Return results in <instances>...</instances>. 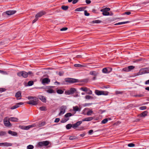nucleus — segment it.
I'll list each match as a JSON object with an SVG mask.
<instances>
[{"label": "nucleus", "mask_w": 149, "mask_h": 149, "mask_svg": "<svg viewBox=\"0 0 149 149\" xmlns=\"http://www.w3.org/2000/svg\"><path fill=\"white\" fill-rule=\"evenodd\" d=\"M28 99L30 100L29 101L27 102V103L32 105H36L38 104L37 98L35 97L29 96Z\"/></svg>", "instance_id": "nucleus-1"}, {"label": "nucleus", "mask_w": 149, "mask_h": 149, "mask_svg": "<svg viewBox=\"0 0 149 149\" xmlns=\"http://www.w3.org/2000/svg\"><path fill=\"white\" fill-rule=\"evenodd\" d=\"M110 9L109 8H106L101 10L100 11L102 12V14L104 16H108L109 15V13L108 12L110 11Z\"/></svg>", "instance_id": "nucleus-2"}, {"label": "nucleus", "mask_w": 149, "mask_h": 149, "mask_svg": "<svg viewBox=\"0 0 149 149\" xmlns=\"http://www.w3.org/2000/svg\"><path fill=\"white\" fill-rule=\"evenodd\" d=\"M95 94L98 95H108V92L106 91H100L98 90H95Z\"/></svg>", "instance_id": "nucleus-3"}, {"label": "nucleus", "mask_w": 149, "mask_h": 149, "mask_svg": "<svg viewBox=\"0 0 149 149\" xmlns=\"http://www.w3.org/2000/svg\"><path fill=\"white\" fill-rule=\"evenodd\" d=\"M65 81L71 84L79 82V80L77 79L70 78H65Z\"/></svg>", "instance_id": "nucleus-4"}, {"label": "nucleus", "mask_w": 149, "mask_h": 149, "mask_svg": "<svg viewBox=\"0 0 149 149\" xmlns=\"http://www.w3.org/2000/svg\"><path fill=\"white\" fill-rule=\"evenodd\" d=\"M17 74L19 77L22 76L24 78H26L28 76L27 73L24 71L19 72L17 73Z\"/></svg>", "instance_id": "nucleus-5"}, {"label": "nucleus", "mask_w": 149, "mask_h": 149, "mask_svg": "<svg viewBox=\"0 0 149 149\" xmlns=\"http://www.w3.org/2000/svg\"><path fill=\"white\" fill-rule=\"evenodd\" d=\"M134 68L135 67L134 66L130 65L123 68L122 71L126 72H128L131 71L134 69Z\"/></svg>", "instance_id": "nucleus-6"}, {"label": "nucleus", "mask_w": 149, "mask_h": 149, "mask_svg": "<svg viewBox=\"0 0 149 149\" xmlns=\"http://www.w3.org/2000/svg\"><path fill=\"white\" fill-rule=\"evenodd\" d=\"M66 109V107L65 106H62L60 108V112L59 114V116H61L65 112Z\"/></svg>", "instance_id": "nucleus-7"}, {"label": "nucleus", "mask_w": 149, "mask_h": 149, "mask_svg": "<svg viewBox=\"0 0 149 149\" xmlns=\"http://www.w3.org/2000/svg\"><path fill=\"white\" fill-rule=\"evenodd\" d=\"M49 144V142L46 141L39 142L38 143V145L39 146H47Z\"/></svg>", "instance_id": "nucleus-8"}, {"label": "nucleus", "mask_w": 149, "mask_h": 149, "mask_svg": "<svg viewBox=\"0 0 149 149\" xmlns=\"http://www.w3.org/2000/svg\"><path fill=\"white\" fill-rule=\"evenodd\" d=\"M9 119H8L7 118H5L3 120V123L4 125L7 127H9L10 125V123L9 121Z\"/></svg>", "instance_id": "nucleus-9"}, {"label": "nucleus", "mask_w": 149, "mask_h": 149, "mask_svg": "<svg viewBox=\"0 0 149 149\" xmlns=\"http://www.w3.org/2000/svg\"><path fill=\"white\" fill-rule=\"evenodd\" d=\"M12 144L10 143L5 142L0 143V146L9 147L12 146Z\"/></svg>", "instance_id": "nucleus-10"}, {"label": "nucleus", "mask_w": 149, "mask_h": 149, "mask_svg": "<svg viewBox=\"0 0 149 149\" xmlns=\"http://www.w3.org/2000/svg\"><path fill=\"white\" fill-rule=\"evenodd\" d=\"M24 103L22 102L17 103L15 105L11 107L10 109L12 110L14 109L19 107L20 105H22Z\"/></svg>", "instance_id": "nucleus-11"}, {"label": "nucleus", "mask_w": 149, "mask_h": 149, "mask_svg": "<svg viewBox=\"0 0 149 149\" xmlns=\"http://www.w3.org/2000/svg\"><path fill=\"white\" fill-rule=\"evenodd\" d=\"M50 81V80L48 78H46L42 79V83L43 84H49Z\"/></svg>", "instance_id": "nucleus-12"}, {"label": "nucleus", "mask_w": 149, "mask_h": 149, "mask_svg": "<svg viewBox=\"0 0 149 149\" xmlns=\"http://www.w3.org/2000/svg\"><path fill=\"white\" fill-rule=\"evenodd\" d=\"M112 70V69L111 68H105L102 69V72L105 73H109Z\"/></svg>", "instance_id": "nucleus-13"}, {"label": "nucleus", "mask_w": 149, "mask_h": 149, "mask_svg": "<svg viewBox=\"0 0 149 149\" xmlns=\"http://www.w3.org/2000/svg\"><path fill=\"white\" fill-rule=\"evenodd\" d=\"M45 12L43 11H41L39 13H37L35 16L36 18H38L40 17L43 15H45Z\"/></svg>", "instance_id": "nucleus-14"}, {"label": "nucleus", "mask_w": 149, "mask_h": 149, "mask_svg": "<svg viewBox=\"0 0 149 149\" xmlns=\"http://www.w3.org/2000/svg\"><path fill=\"white\" fill-rule=\"evenodd\" d=\"M16 12L15 10H9L6 12V14L8 15H13Z\"/></svg>", "instance_id": "nucleus-15"}, {"label": "nucleus", "mask_w": 149, "mask_h": 149, "mask_svg": "<svg viewBox=\"0 0 149 149\" xmlns=\"http://www.w3.org/2000/svg\"><path fill=\"white\" fill-rule=\"evenodd\" d=\"M82 123V121H78L76 123L73 124L72 127L74 128H76L79 126Z\"/></svg>", "instance_id": "nucleus-16"}, {"label": "nucleus", "mask_w": 149, "mask_h": 149, "mask_svg": "<svg viewBox=\"0 0 149 149\" xmlns=\"http://www.w3.org/2000/svg\"><path fill=\"white\" fill-rule=\"evenodd\" d=\"M8 133L9 134H11L13 136H16L17 135V133L16 132L12 131L10 130L8 131Z\"/></svg>", "instance_id": "nucleus-17"}, {"label": "nucleus", "mask_w": 149, "mask_h": 149, "mask_svg": "<svg viewBox=\"0 0 149 149\" xmlns=\"http://www.w3.org/2000/svg\"><path fill=\"white\" fill-rule=\"evenodd\" d=\"M146 69L145 68H142L139 71L140 72V73L141 74H145L146 73H147V70H146Z\"/></svg>", "instance_id": "nucleus-18"}, {"label": "nucleus", "mask_w": 149, "mask_h": 149, "mask_svg": "<svg viewBox=\"0 0 149 149\" xmlns=\"http://www.w3.org/2000/svg\"><path fill=\"white\" fill-rule=\"evenodd\" d=\"M93 119V118L92 117H89L85 118L84 119L82 120V121H90Z\"/></svg>", "instance_id": "nucleus-19"}, {"label": "nucleus", "mask_w": 149, "mask_h": 149, "mask_svg": "<svg viewBox=\"0 0 149 149\" xmlns=\"http://www.w3.org/2000/svg\"><path fill=\"white\" fill-rule=\"evenodd\" d=\"M110 118H106L104 119L101 122V123L102 124H104L106 123L109 120H110Z\"/></svg>", "instance_id": "nucleus-20"}, {"label": "nucleus", "mask_w": 149, "mask_h": 149, "mask_svg": "<svg viewBox=\"0 0 149 149\" xmlns=\"http://www.w3.org/2000/svg\"><path fill=\"white\" fill-rule=\"evenodd\" d=\"M85 9V8L84 7H80L78 8H77L75 10V11H82L84 10Z\"/></svg>", "instance_id": "nucleus-21"}, {"label": "nucleus", "mask_w": 149, "mask_h": 149, "mask_svg": "<svg viewBox=\"0 0 149 149\" xmlns=\"http://www.w3.org/2000/svg\"><path fill=\"white\" fill-rule=\"evenodd\" d=\"M9 120L11 121L17 122L18 121V119L16 118L10 117L9 118Z\"/></svg>", "instance_id": "nucleus-22"}, {"label": "nucleus", "mask_w": 149, "mask_h": 149, "mask_svg": "<svg viewBox=\"0 0 149 149\" xmlns=\"http://www.w3.org/2000/svg\"><path fill=\"white\" fill-rule=\"evenodd\" d=\"M89 74L91 75L96 76L98 74V73L95 71H92L90 72Z\"/></svg>", "instance_id": "nucleus-23"}, {"label": "nucleus", "mask_w": 149, "mask_h": 149, "mask_svg": "<svg viewBox=\"0 0 149 149\" xmlns=\"http://www.w3.org/2000/svg\"><path fill=\"white\" fill-rule=\"evenodd\" d=\"M130 22L129 21H126V22H118V23H117L116 24H115V25H121L122 24H125L129 23Z\"/></svg>", "instance_id": "nucleus-24"}, {"label": "nucleus", "mask_w": 149, "mask_h": 149, "mask_svg": "<svg viewBox=\"0 0 149 149\" xmlns=\"http://www.w3.org/2000/svg\"><path fill=\"white\" fill-rule=\"evenodd\" d=\"M40 100L42 102H46V99L44 97L41 96L40 97Z\"/></svg>", "instance_id": "nucleus-25"}, {"label": "nucleus", "mask_w": 149, "mask_h": 149, "mask_svg": "<svg viewBox=\"0 0 149 149\" xmlns=\"http://www.w3.org/2000/svg\"><path fill=\"white\" fill-rule=\"evenodd\" d=\"M72 116V114L71 113H66L65 115V118H69V117L71 116Z\"/></svg>", "instance_id": "nucleus-26"}, {"label": "nucleus", "mask_w": 149, "mask_h": 149, "mask_svg": "<svg viewBox=\"0 0 149 149\" xmlns=\"http://www.w3.org/2000/svg\"><path fill=\"white\" fill-rule=\"evenodd\" d=\"M15 97L17 98H18L21 97V93L20 91L17 92L16 94Z\"/></svg>", "instance_id": "nucleus-27"}, {"label": "nucleus", "mask_w": 149, "mask_h": 149, "mask_svg": "<svg viewBox=\"0 0 149 149\" xmlns=\"http://www.w3.org/2000/svg\"><path fill=\"white\" fill-rule=\"evenodd\" d=\"M80 90L84 92H87L88 91V88L86 87H81L80 88Z\"/></svg>", "instance_id": "nucleus-28"}, {"label": "nucleus", "mask_w": 149, "mask_h": 149, "mask_svg": "<svg viewBox=\"0 0 149 149\" xmlns=\"http://www.w3.org/2000/svg\"><path fill=\"white\" fill-rule=\"evenodd\" d=\"M148 113V112L147 111H145L143 112L141 114V116H143L145 117L147 116Z\"/></svg>", "instance_id": "nucleus-29"}, {"label": "nucleus", "mask_w": 149, "mask_h": 149, "mask_svg": "<svg viewBox=\"0 0 149 149\" xmlns=\"http://www.w3.org/2000/svg\"><path fill=\"white\" fill-rule=\"evenodd\" d=\"M47 92L50 93H55V91L52 89H49L47 90Z\"/></svg>", "instance_id": "nucleus-30"}, {"label": "nucleus", "mask_w": 149, "mask_h": 149, "mask_svg": "<svg viewBox=\"0 0 149 149\" xmlns=\"http://www.w3.org/2000/svg\"><path fill=\"white\" fill-rule=\"evenodd\" d=\"M6 134V132L0 131V136H5Z\"/></svg>", "instance_id": "nucleus-31"}, {"label": "nucleus", "mask_w": 149, "mask_h": 149, "mask_svg": "<svg viewBox=\"0 0 149 149\" xmlns=\"http://www.w3.org/2000/svg\"><path fill=\"white\" fill-rule=\"evenodd\" d=\"M57 93L59 94H62L63 92L64 91L61 89H58L56 91Z\"/></svg>", "instance_id": "nucleus-32"}, {"label": "nucleus", "mask_w": 149, "mask_h": 149, "mask_svg": "<svg viewBox=\"0 0 149 149\" xmlns=\"http://www.w3.org/2000/svg\"><path fill=\"white\" fill-rule=\"evenodd\" d=\"M69 120V118H65L64 119H63L61 121V123H65L68 120Z\"/></svg>", "instance_id": "nucleus-33"}, {"label": "nucleus", "mask_w": 149, "mask_h": 149, "mask_svg": "<svg viewBox=\"0 0 149 149\" xmlns=\"http://www.w3.org/2000/svg\"><path fill=\"white\" fill-rule=\"evenodd\" d=\"M72 126L71 124H68L66 125V127L67 129L69 130L70 129Z\"/></svg>", "instance_id": "nucleus-34"}, {"label": "nucleus", "mask_w": 149, "mask_h": 149, "mask_svg": "<svg viewBox=\"0 0 149 149\" xmlns=\"http://www.w3.org/2000/svg\"><path fill=\"white\" fill-rule=\"evenodd\" d=\"M61 8L63 10H67L68 8V6H63Z\"/></svg>", "instance_id": "nucleus-35"}, {"label": "nucleus", "mask_w": 149, "mask_h": 149, "mask_svg": "<svg viewBox=\"0 0 149 149\" xmlns=\"http://www.w3.org/2000/svg\"><path fill=\"white\" fill-rule=\"evenodd\" d=\"M45 123L44 122H39L38 123V126L39 127H41L45 125Z\"/></svg>", "instance_id": "nucleus-36"}, {"label": "nucleus", "mask_w": 149, "mask_h": 149, "mask_svg": "<svg viewBox=\"0 0 149 149\" xmlns=\"http://www.w3.org/2000/svg\"><path fill=\"white\" fill-rule=\"evenodd\" d=\"M71 94H73L76 91V90L74 88H71L70 90Z\"/></svg>", "instance_id": "nucleus-37"}, {"label": "nucleus", "mask_w": 149, "mask_h": 149, "mask_svg": "<svg viewBox=\"0 0 149 149\" xmlns=\"http://www.w3.org/2000/svg\"><path fill=\"white\" fill-rule=\"evenodd\" d=\"M74 66L75 67H84L85 66H84V65H81L79 64H75L74 65Z\"/></svg>", "instance_id": "nucleus-38"}, {"label": "nucleus", "mask_w": 149, "mask_h": 149, "mask_svg": "<svg viewBox=\"0 0 149 149\" xmlns=\"http://www.w3.org/2000/svg\"><path fill=\"white\" fill-rule=\"evenodd\" d=\"M73 110L74 111H79V108L77 106H76L73 107Z\"/></svg>", "instance_id": "nucleus-39"}, {"label": "nucleus", "mask_w": 149, "mask_h": 149, "mask_svg": "<svg viewBox=\"0 0 149 149\" xmlns=\"http://www.w3.org/2000/svg\"><path fill=\"white\" fill-rule=\"evenodd\" d=\"M34 148V146L31 145H29L27 146V149H33Z\"/></svg>", "instance_id": "nucleus-40"}, {"label": "nucleus", "mask_w": 149, "mask_h": 149, "mask_svg": "<svg viewBox=\"0 0 149 149\" xmlns=\"http://www.w3.org/2000/svg\"><path fill=\"white\" fill-rule=\"evenodd\" d=\"M141 75V73H140V71H139V72H138L136 73H135L134 74L133 77H135L136 76H139V75Z\"/></svg>", "instance_id": "nucleus-41"}, {"label": "nucleus", "mask_w": 149, "mask_h": 149, "mask_svg": "<svg viewBox=\"0 0 149 149\" xmlns=\"http://www.w3.org/2000/svg\"><path fill=\"white\" fill-rule=\"evenodd\" d=\"M39 109L42 111L46 110V108L45 107H40Z\"/></svg>", "instance_id": "nucleus-42"}, {"label": "nucleus", "mask_w": 149, "mask_h": 149, "mask_svg": "<svg viewBox=\"0 0 149 149\" xmlns=\"http://www.w3.org/2000/svg\"><path fill=\"white\" fill-rule=\"evenodd\" d=\"M101 22V21L99 20H95L92 21V23H99Z\"/></svg>", "instance_id": "nucleus-43"}, {"label": "nucleus", "mask_w": 149, "mask_h": 149, "mask_svg": "<svg viewBox=\"0 0 149 149\" xmlns=\"http://www.w3.org/2000/svg\"><path fill=\"white\" fill-rule=\"evenodd\" d=\"M85 98L86 99L89 100L90 99H93V97L92 96L87 95L85 96Z\"/></svg>", "instance_id": "nucleus-44"}, {"label": "nucleus", "mask_w": 149, "mask_h": 149, "mask_svg": "<svg viewBox=\"0 0 149 149\" xmlns=\"http://www.w3.org/2000/svg\"><path fill=\"white\" fill-rule=\"evenodd\" d=\"M33 84V81H29L28 83V84L29 86H31Z\"/></svg>", "instance_id": "nucleus-45"}, {"label": "nucleus", "mask_w": 149, "mask_h": 149, "mask_svg": "<svg viewBox=\"0 0 149 149\" xmlns=\"http://www.w3.org/2000/svg\"><path fill=\"white\" fill-rule=\"evenodd\" d=\"M77 139V137L74 136H70L69 137V139L70 140H73L74 139Z\"/></svg>", "instance_id": "nucleus-46"}, {"label": "nucleus", "mask_w": 149, "mask_h": 149, "mask_svg": "<svg viewBox=\"0 0 149 149\" xmlns=\"http://www.w3.org/2000/svg\"><path fill=\"white\" fill-rule=\"evenodd\" d=\"M0 73L6 75V74H8L7 73V72H6L5 71H3V70H0Z\"/></svg>", "instance_id": "nucleus-47"}, {"label": "nucleus", "mask_w": 149, "mask_h": 149, "mask_svg": "<svg viewBox=\"0 0 149 149\" xmlns=\"http://www.w3.org/2000/svg\"><path fill=\"white\" fill-rule=\"evenodd\" d=\"M128 146L129 147H133L135 146V144L133 143H130L128 144Z\"/></svg>", "instance_id": "nucleus-48"}, {"label": "nucleus", "mask_w": 149, "mask_h": 149, "mask_svg": "<svg viewBox=\"0 0 149 149\" xmlns=\"http://www.w3.org/2000/svg\"><path fill=\"white\" fill-rule=\"evenodd\" d=\"M93 112L92 110L88 111L87 113V115H91Z\"/></svg>", "instance_id": "nucleus-49"}, {"label": "nucleus", "mask_w": 149, "mask_h": 149, "mask_svg": "<svg viewBox=\"0 0 149 149\" xmlns=\"http://www.w3.org/2000/svg\"><path fill=\"white\" fill-rule=\"evenodd\" d=\"M65 94L66 95H69L71 94L70 90L68 91H65Z\"/></svg>", "instance_id": "nucleus-50"}, {"label": "nucleus", "mask_w": 149, "mask_h": 149, "mask_svg": "<svg viewBox=\"0 0 149 149\" xmlns=\"http://www.w3.org/2000/svg\"><path fill=\"white\" fill-rule=\"evenodd\" d=\"M139 109L140 110H143L146 109V107L145 106H143L140 107Z\"/></svg>", "instance_id": "nucleus-51"}, {"label": "nucleus", "mask_w": 149, "mask_h": 149, "mask_svg": "<svg viewBox=\"0 0 149 149\" xmlns=\"http://www.w3.org/2000/svg\"><path fill=\"white\" fill-rule=\"evenodd\" d=\"M84 15L85 16H88L89 15V13H88L86 10L84 11Z\"/></svg>", "instance_id": "nucleus-52"}, {"label": "nucleus", "mask_w": 149, "mask_h": 149, "mask_svg": "<svg viewBox=\"0 0 149 149\" xmlns=\"http://www.w3.org/2000/svg\"><path fill=\"white\" fill-rule=\"evenodd\" d=\"M68 29V28L67 27H64L60 29V31H65Z\"/></svg>", "instance_id": "nucleus-53"}, {"label": "nucleus", "mask_w": 149, "mask_h": 149, "mask_svg": "<svg viewBox=\"0 0 149 149\" xmlns=\"http://www.w3.org/2000/svg\"><path fill=\"white\" fill-rule=\"evenodd\" d=\"M87 93L88 94L91 95L92 94V92L91 90H88V91Z\"/></svg>", "instance_id": "nucleus-54"}, {"label": "nucleus", "mask_w": 149, "mask_h": 149, "mask_svg": "<svg viewBox=\"0 0 149 149\" xmlns=\"http://www.w3.org/2000/svg\"><path fill=\"white\" fill-rule=\"evenodd\" d=\"M29 128H32L36 126V125L35 124H32L31 125H29Z\"/></svg>", "instance_id": "nucleus-55"}, {"label": "nucleus", "mask_w": 149, "mask_h": 149, "mask_svg": "<svg viewBox=\"0 0 149 149\" xmlns=\"http://www.w3.org/2000/svg\"><path fill=\"white\" fill-rule=\"evenodd\" d=\"M78 1V0H73L72 3L73 4H75L77 3Z\"/></svg>", "instance_id": "nucleus-56"}, {"label": "nucleus", "mask_w": 149, "mask_h": 149, "mask_svg": "<svg viewBox=\"0 0 149 149\" xmlns=\"http://www.w3.org/2000/svg\"><path fill=\"white\" fill-rule=\"evenodd\" d=\"M6 89L4 88H0V92H3L5 91Z\"/></svg>", "instance_id": "nucleus-57"}, {"label": "nucleus", "mask_w": 149, "mask_h": 149, "mask_svg": "<svg viewBox=\"0 0 149 149\" xmlns=\"http://www.w3.org/2000/svg\"><path fill=\"white\" fill-rule=\"evenodd\" d=\"M60 120V119L59 118H56L54 120V122L55 123H58L59 122Z\"/></svg>", "instance_id": "nucleus-58"}, {"label": "nucleus", "mask_w": 149, "mask_h": 149, "mask_svg": "<svg viewBox=\"0 0 149 149\" xmlns=\"http://www.w3.org/2000/svg\"><path fill=\"white\" fill-rule=\"evenodd\" d=\"M91 1L90 0H86V2L87 4H89L91 3Z\"/></svg>", "instance_id": "nucleus-59"}, {"label": "nucleus", "mask_w": 149, "mask_h": 149, "mask_svg": "<svg viewBox=\"0 0 149 149\" xmlns=\"http://www.w3.org/2000/svg\"><path fill=\"white\" fill-rule=\"evenodd\" d=\"M93 132V130H90L88 132L89 134H91Z\"/></svg>", "instance_id": "nucleus-60"}, {"label": "nucleus", "mask_w": 149, "mask_h": 149, "mask_svg": "<svg viewBox=\"0 0 149 149\" xmlns=\"http://www.w3.org/2000/svg\"><path fill=\"white\" fill-rule=\"evenodd\" d=\"M131 13V12H125L124 13H123V14H126L127 15H129Z\"/></svg>", "instance_id": "nucleus-61"}, {"label": "nucleus", "mask_w": 149, "mask_h": 149, "mask_svg": "<svg viewBox=\"0 0 149 149\" xmlns=\"http://www.w3.org/2000/svg\"><path fill=\"white\" fill-rule=\"evenodd\" d=\"M38 20V18H36L33 21L32 23H34L35 22H36Z\"/></svg>", "instance_id": "nucleus-62"}, {"label": "nucleus", "mask_w": 149, "mask_h": 149, "mask_svg": "<svg viewBox=\"0 0 149 149\" xmlns=\"http://www.w3.org/2000/svg\"><path fill=\"white\" fill-rule=\"evenodd\" d=\"M29 126H25V130H28L29 129Z\"/></svg>", "instance_id": "nucleus-63"}, {"label": "nucleus", "mask_w": 149, "mask_h": 149, "mask_svg": "<svg viewBox=\"0 0 149 149\" xmlns=\"http://www.w3.org/2000/svg\"><path fill=\"white\" fill-rule=\"evenodd\" d=\"M145 84L146 85L149 84V79L146 81L145 82Z\"/></svg>", "instance_id": "nucleus-64"}]
</instances>
